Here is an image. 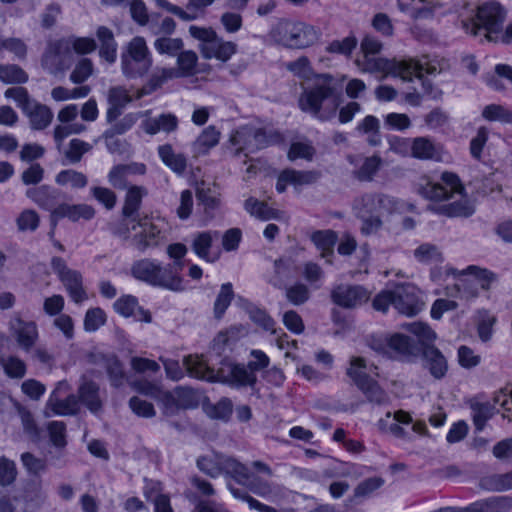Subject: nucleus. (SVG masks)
Masks as SVG:
<instances>
[{"label": "nucleus", "mask_w": 512, "mask_h": 512, "mask_svg": "<svg viewBox=\"0 0 512 512\" xmlns=\"http://www.w3.org/2000/svg\"><path fill=\"white\" fill-rule=\"evenodd\" d=\"M64 387H67L66 383L58 384L49 398L48 405L55 414L73 415L78 411V399L75 395H69L65 399H60L58 394Z\"/></svg>", "instance_id": "nucleus-30"}, {"label": "nucleus", "mask_w": 512, "mask_h": 512, "mask_svg": "<svg viewBox=\"0 0 512 512\" xmlns=\"http://www.w3.org/2000/svg\"><path fill=\"white\" fill-rule=\"evenodd\" d=\"M382 49V43L373 36H365L361 42L363 57L356 59L355 63L362 72L376 73L383 72L395 77L396 74H402L405 69H412L400 60H389L382 57H376Z\"/></svg>", "instance_id": "nucleus-7"}, {"label": "nucleus", "mask_w": 512, "mask_h": 512, "mask_svg": "<svg viewBox=\"0 0 512 512\" xmlns=\"http://www.w3.org/2000/svg\"><path fill=\"white\" fill-rule=\"evenodd\" d=\"M299 107L321 121H328L336 116L341 104L342 87L330 74H315L312 82L302 85Z\"/></svg>", "instance_id": "nucleus-2"}, {"label": "nucleus", "mask_w": 512, "mask_h": 512, "mask_svg": "<svg viewBox=\"0 0 512 512\" xmlns=\"http://www.w3.org/2000/svg\"><path fill=\"white\" fill-rule=\"evenodd\" d=\"M181 270V262L163 264L151 258L134 261L130 269L134 279L152 287L173 292L184 290L183 279L180 275Z\"/></svg>", "instance_id": "nucleus-4"}, {"label": "nucleus", "mask_w": 512, "mask_h": 512, "mask_svg": "<svg viewBox=\"0 0 512 512\" xmlns=\"http://www.w3.org/2000/svg\"><path fill=\"white\" fill-rule=\"evenodd\" d=\"M381 164L382 159L378 155L366 157L360 168L354 172L355 177L359 181L369 182L376 175Z\"/></svg>", "instance_id": "nucleus-46"}, {"label": "nucleus", "mask_w": 512, "mask_h": 512, "mask_svg": "<svg viewBox=\"0 0 512 512\" xmlns=\"http://www.w3.org/2000/svg\"><path fill=\"white\" fill-rule=\"evenodd\" d=\"M51 266L74 302L81 303L87 299V294L83 288L82 275L79 271L70 269L61 257H53Z\"/></svg>", "instance_id": "nucleus-15"}, {"label": "nucleus", "mask_w": 512, "mask_h": 512, "mask_svg": "<svg viewBox=\"0 0 512 512\" xmlns=\"http://www.w3.org/2000/svg\"><path fill=\"white\" fill-rule=\"evenodd\" d=\"M23 112L29 117L32 128L36 130L46 128L53 117L51 110L47 106L39 104L34 100L29 105V108Z\"/></svg>", "instance_id": "nucleus-33"}, {"label": "nucleus", "mask_w": 512, "mask_h": 512, "mask_svg": "<svg viewBox=\"0 0 512 512\" xmlns=\"http://www.w3.org/2000/svg\"><path fill=\"white\" fill-rule=\"evenodd\" d=\"M103 368L107 374L111 387L120 389L128 382L123 363L115 355L103 359Z\"/></svg>", "instance_id": "nucleus-29"}, {"label": "nucleus", "mask_w": 512, "mask_h": 512, "mask_svg": "<svg viewBox=\"0 0 512 512\" xmlns=\"http://www.w3.org/2000/svg\"><path fill=\"white\" fill-rule=\"evenodd\" d=\"M465 188L459 177L451 172H444L441 175V183L425 179L419 184L418 192L424 198L431 201H443L452 198L455 194L464 195Z\"/></svg>", "instance_id": "nucleus-12"}, {"label": "nucleus", "mask_w": 512, "mask_h": 512, "mask_svg": "<svg viewBox=\"0 0 512 512\" xmlns=\"http://www.w3.org/2000/svg\"><path fill=\"white\" fill-rule=\"evenodd\" d=\"M197 54L192 50L180 51L177 55L178 68H174L177 78L192 76L196 73Z\"/></svg>", "instance_id": "nucleus-39"}, {"label": "nucleus", "mask_w": 512, "mask_h": 512, "mask_svg": "<svg viewBox=\"0 0 512 512\" xmlns=\"http://www.w3.org/2000/svg\"><path fill=\"white\" fill-rule=\"evenodd\" d=\"M190 356L198 358L199 360L203 361L206 365H208L206 363V361L203 359V357H199L197 355H188V357H190ZM186 358H187V356L184 357L183 361H185ZM159 361H161L163 364V367H164V370L166 373V377L172 381H180L181 379H183L185 376V372H187V374L190 377H192L187 370L185 362H183V367H182L180 365L179 361L174 360V359L165 358V357L161 356V357H159Z\"/></svg>", "instance_id": "nucleus-41"}, {"label": "nucleus", "mask_w": 512, "mask_h": 512, "mask_svg": "<svg viewBox=\"0 0 512 512\" xmlns=\"http://www.w3.org/2000/svg\"><path fill=\"white\" fill-rule=\"evenodd\" d=\"M366 361L362 357H352L350 367L347 369V375L352 379L355 385L365 394L367 400L371 403L381 405L387 401L385 391L378 383L365 373Z\"/></svg>", "instance_id": "nucleus-11"}, {"label": "nucleus", "mask_w": 512, "mask_h": 512, "mask_svg": "<svg viewBox=\"0 0 512 512\" xmlns=\"http://www.w3.org/2000/svg\"><path fill=\"white\" fill-rule=\"evenodd\" d=\"M10 330L19 347L25 352H29L38 339L37 325L33 321H24L16 317L10 321Z\"/></svg>", "instance_id": "nucleus-19"}, {"label": "nucleus", "mask_w": 512, "mask_h": 512, "mask_svg": "<svg viewBox=\"0 0 512 512\" xmlns=\"http://www.w3.org/2000/svg\"><path fill=\"white\" fill-rule=\"evenodd\" d=\"M506 10L498 3L480 5L474 17L461 21L462 29L480 42H496L503 31Z\"/></svg>", "instance_id": "nucleus-6"}, {"label": "nucleus", "mask_w": 512, "mask_h": 512, "mask_svg": "<svg viewBox=\"0 0 512 512\" xmlns=\"http://www.w3.org/2000/svg\"><path fill=\"white\" fill-rule=\"evenodd\" d=\"M469 407L471 410L473 424L477 432L484 430L487 421L498 412L494 403L489 401H480L478 398L470 400Z\"/></svg>", "instance_id": "nucleus-25"}, {"label": "nucleus", "mask_w": 512, "mask_h": 512, "mask_svg": "<svg viewBox=\"0 0 512 512\" xmlns=\"http://www.w3.org/2000/svg\"><path fill=\"white\" fill-rule=\"evenodd\" d=\"M174 391L181 409H194L199 406L200 393L198 390L188 386H178Z\"/></svg>", "instance_id": "nucleus-44"}, {"label": "nucleus", "mask_w": 512, "mask_h": 512, "mask_svg": "<svg viewBox=\"0 0 512 512\" xmlns=\"http://www.w3.org/2000/svg\"><path fill=\"white\" fill-rule=\"evenodd\" d=\"M142 129L149 135H155L160 131L170 133L177 129L178 119L174 114L163 113L157 117H150L141 123Z\"/></svg>", "instance_id": "nucleus-27"}, {"label": "nucleus", "mask_w": 512, "mask_h": 512, "mask_svg": "<svg viewBox=\"0 0 512 512\" xmlns=\"http://www.w3.org/2000/svg\"><path fill=\"white\" fill-rule=\"evenodd\" d=\"M311 240L316 247L321 250L322 257L326 258L327 262L331 263L330 258L333 256L334 246L337 241L335 232L330 230L316 231L313 233Z\"/></svg>", "instance_id": "nucleus-36"}, {"label": "nucleus", "mask_w": 512, "mask_h": 512, "mask_svg": "<svg viewBox=\"0 0 512 512\" xmlns=\"http://www.w3.org/2000/svg\"><path fill=\"white\" fill-rule=\"evenodd\" d=\"M184 43L181 38L160 37L154 42L155 49L160 54L176 56L183 49Z\"/></svg>", "instance_id": "nucleus-53"}, {"label": "nucleus", "mask_w": 512, "mask_h": 512, "mask_svg": "<svg viewBox=\"0 0 512 512\" xmlns=\"http://www.w3.org/2000/svg\"><path fill=\"white\" fill-rule=\"evenodd\" d=\"M370 291L361 285L339 284L331 291V300L334 304L354 309L370 299Z\"/></svg>", "instance_id": "nucleus-17"}, {"label": "nucleus", "mask_w": 512, "mask_h": 512, "mask_svg": "<svg viewBox=\"0 0 512 512\" xmlns=\"http://www.w3.org/2000/svg\"><path fill=\"white\" fill-rule=\"evenodd\" d=\"M96 35L100 42L99 55L108 63H114L117 58V42L112 30L106 26H100Z\"/></svg>", "instance_id": "nucleus-31"}, {"label": "nucleus", "mask_w": 512, "mask_h": 512, "mask_svg": "<svg viewBox=\"0 0 512 512\" xmlns=\"http://www.w3.org/2000/svg\"><path fill=\"white\" fill-rule=\"evenodd\" d=\"M220 139V132L215 126L205 128L194 142V150L199 154H206L215 147Z\"/></svg>", "instance_id": "nucleus-42"}, {"label": "nucleus", "mask_w": 512, "mask_h": 512, "mask_svg": "<svg viewBox=\"0 0 512 512\" xmlns=\"http://www.w3.org/2000/svg\"><path fill=\"white\" fill-rule=\"evenodd\" d=\"M286 298L293 305L304 304L310 298V291L305 284L296 283L290 287L286 286Z\"/></svg>", "instance_id": "nucleus-62"}, {"label": "nucleus", "mask_w": 512, "mask_h": 512, "mask_svg": "<svg viewBox=\"0 0 512 512\" xmlns=\"http://www.w3.org/2000/svg\"><path fill=\"white\" fill-rule=\"evenodd\" d=\"M356 131L360 134L367 135V143L370 146H379L382 142L380 121L373 115H368L360 121L356 126Z\"/></svg>", "instance_id": "nucleus-34"}, {"label": "nucleus", "mask_w": 512, "mask_h": 512, "mask_svg": "<svg viewBox=\"0 0 512 512\" xmlns=\"http://www.w3.org/2000/svg\"><path fill=\"white\" fill-rule=\"evenodd\" d=\"M114 310L123 317H134L136 321L150 323L152 316L150 311L139 306L137 297L133 295H123L113 304Z\"/></svg>", "instance_id": "nucleus-20"}, {"label": "nucleus", "mask_w": 512, "mask_h": 512, "mask_svg": "<svg viewBox=\"0 0 512 512\" xmlns=\"http://www.w3.org/2000/svg\"><path fill=\"white\" fill-rule=\"evenodd\" d=\"M55 181L58 185L70 184L72 188L76 189L84 188L88 184L86 175L73 169L60 171L56 175Z\"/></svg>", "instance_id": "nucleus-45"}, {"label": "nucleus", "mask_w": 512, "mask_h": 512, "mask_svg": "<svg viewBox=\"0 0 512 512\" xmlns=\"http://www.w3.org/2000/svg\"><path fill=\"white\" fill-rule=\"evenodd\" d=\"M481 512H508L512 508V497L494 496L479 501Z\"/></svg>", "instance_id": "nucleus-50"}, {"label": "nucleus", "mask_w": 512, "mask_h": 512, "mask_svg": "<svg viewBox=\"0 0 512 512\" xmlns=\"http://www.w3.org/2000/svg\"><path fill=\"white\" fill-rule=\"evenodd\" d=\"M367 345L376 353L391 357L392 354L405 357L406 354H414L418 350L412 344V338L403 334L386 336L383 334L371 335L366 340Z\"/></svg>", "instance_id": "nucleus-14"}, {"label": "nucleus", "mask_w": 512, "mask_h": 512, "mask_svg": "<svg viewBox=\"0 0 512 512\" xmlns=\"http://www.w3.org/2000/svg\"><path fill=\"white\" fill-rule=\"evenodd\" d=\"M482 117L488 121L512 123V112L502 105L490 104L484 107Z\"/></svg>", "instance_id": "nucleus-55"}, {"label": "nucleus", "mask_w": 512, "mask_h": 512, "mask_svg": "<svg viewBox=\"0 0 512 512\" xmlns=\"http://www.w3.org/2000/svg\"><path fill=\"white\" fill-rule=\"evenodd\" d=\"M233 297L234 291L232 284L230 282L222 284L214 303V315L217 319H220L224 315Z\"/></svg>", "instance_id": "nucleus-51"}, {"label": "nucleus", "mask_w": 512, "mask_h": 512, "mask_svg": "<svg viewBox=\"0 0 512 512\" xmlns=\"http://www.w3.org/2000/svg\"><path fill=\"white\" fill-rule=\"evenodd\" d=\"M358 44L355 36H348L342 40H333L326 48L329 53L341 54L344 56H350L352 51Z\"/></svg>", "instance_id": "nucleus-61"}, {"label": "nucleus", "mask_w": 512, "mask_h": 512, "mask_svg": "<svg viewBox=\"0 0 512 512\" xmlns=\"http://www.w3.org/2000/svg\"><path fill=\"white\" fill-rule=\"evenodd\" d=\"M437 214L444 215L447 217H470L475 212L474 205L467 199L462 198L460 200L438 205L432 208Z\"/></svg>", "instance_id": "nucleus-32"}, {"label": "nucleus", "mask_w": 512, "mask_h": 512, "mask_svg": "<svg viewBox=\"0 0 512 512\" xmlns=\"http://www.w3.org/2000/svg\"><path fill=\"white\" fill-rule=\"evenodd\" d=\"M142 198V189L134 186L127 192L125 203L122 209L124 217L131 218L139 209Z\"/></svg>", "instance_id": "nucleus-58"}, {"label": "nucleus", "mask_w": 512, "mask_h": 512, "mask_svg": "<svg viewBox=\"0 0 512 512\" xmlns=\"http://www.w3.org/2000/svg\"><path fill=\"white\" fill-rule=\"evenodd\" d=\"M404 327L418 339L416 341L412 338V344L418 351L414 354H406L405 358L413 361L421 357L422 366L429 371L432 377L437 380L445 377L448 371V362L443 353L433 344L436 333L423 322L408 323Z\"/></svg>", "instance_id": "nucleus-3"}, {"label": "nucleus", "mask_w": 512, "mask_h": 512, "mask_svg": "<svg viewBox=\"0 0 512 512\" xmlns=\"http://www.w3.org/2000/svg\"><path fill=\"white\" fill-rule=\"evenodd\" d=\"M321 174L318 171H298L294 169H285L284 178H286L291 185L302 186L315 183Z\"/></svg>", "instance_id": "nucleus-49"}, {"label": "nucleus", "mask_w": 512, "mask_h": 512, "mask_svg": "<svg viewBox=\"0 0 512 512\" xmlns=\"http://www.w3.org/2000/svg\"><path fill=\"white\" fill-rule=\"evenodd\" d=\"M130 386L138 393L157 399L163 390L161 385L155 381H150L145 378H140L132 381Z\"/></svg>", "instance_id": "nucleus-57"}, {"label": "nucleus", "mask_w": 512, "mask_h": 512, "mask_svg": "<svg viewBox=\"0 0 512 512\" xmlns=\"http://www.w3.org/2000/svg\"><path fill=\"white\" fill-rule=\"evenodd\" d=\"M244 208L252 216L261 220H270L276 217V210L270 208L267 203L259 201L253 197L245 200Z\"/></svg>", "instance_id": "nucleus-48"}, {"label": "nucleus", "mask_w": 512, "mask_h": 512, "mask_svg": "<svg viewBox=\"0 0 512 512\" xmlns=\"http://www.w3.org/2000/svg\"><path fill=\"white\" fill-rule=\"evenodd\" d=\"M25 194L35 204L46 211L54 209L59 205L60 191L49 185L29 188L26 190Z\"/></svg>", "instance_id": "nucleus-23"}, {"label": "nucleus", "mask_w": 512, "mask_h": 512, "mask_svg": "<svg viewBox=\"0 0 512 512\" xmlns=\"http://www.w3.org/2000/svg\"><path fill=\"white\" fill-rule=\"evenodd\" d=\"M414 257L421 263L432 264L443 262L439 248L430 243H423L414 250Z\"/></svg>", "instance_id": "nucleus-47"}, {"label": "nucleus", "mask_w": 512, "mask_h": 512, "mask_svg": "<svg viewBox=\"0 0 512 512\" xmlns=\"http://www.w3.org/2000/svg\"><path fill=\"white\" fill-rule=\"evenodd\" d=\"M412 154L416 158L432 159L435 156V147L429 139L418 137L413 141Z\"/></svg>", "instance_id": "nucleus-63"}, {"label": "nucleus", "mask_w": 512, "mask_h": 512, "mask_svg": "<svg viewBox=\"0 0 512 512\" xmlns=\"http://www.w3.org/2000/svg\"><path fill=\"white\" fill-rule=\"evenodd\" d=\"M399 201L393 196L368 192L353 201L352 209L355 216L361 220V233L376 234L383 226L382 216L392 214L399 209Z\"/></svg>", "instance_id": "nucleus-5"}, {"label": "nucleus", "mask_w": 512, "mask_h": 512, "mask_svg": "<svg viewBox=\"0 0 512 512\" xmlns=\"http://www.w3.org/2000/svg\"><path fill=\"white\" fill-rule=\"evenodd\" d=\"M394 308L407 316L417 315L424 306L420 291L411 283H401L394 286Z\"/></svg>", "instance_id": "nucleus-16"}, {"label": "nucleus", "mask_w": 512, "mask_h": 512, "mask_svg": "<svg viewBox=\"0 0 512 512\" xmlns=\"http://www.w3.org/2000/svg\"><path fill=\"white\" fill-rule=\"evenodd\" d=\"M0 80L7 84H23L28 81V74L16 64H1Z\"/></svg>", "instance_id": "nucleus-43"}, {"label": "nucleus", "mask_w": 512, "mask_h": 512, "mask_svg": "<svg viewBox=\"0 0 512 512\" xmlns=\"http://www.w3.org/2000/svg\"><path fill=\"white\" fill-rule=\"evenodd\" d=\"M219 237L220 232L216 230L197 232L191 236V249L201 259L214 262L217 257L210 255V249L213 241L219 239Z\"/></svg>", "instance_id": "nucleus-24"}, {"label": "nucleus", "mask_w": 512, "mask_h": 512, "mask_svg": "<svg viewBox=\"0 0 512 512\" xmlns=\"http://www.w3.org/2000/svg\"><path fill=\"white\" fill-rule=\"evenodd\" d=\"M106 322L105 312L99 308H91L87 310L84 318V329L87 332H95Z\"/></svg>", "instance_id": "nucleus-60"}, {"label": "nucleus", "mask_w": 512, "mask_h": 512, "mask_svg": "<svg viewBox=\"0 0 512 512\" xmlns=\"http://www.w3.org/2000/svg\"><path fill=\"white\" fill-rule=\"evenodd\" d=\"M0 364L10 378H23L26 374V364L17 356L1 357Z\"/></svg>", "instance_id": "nucleus-52"}, {"label": "nucleus", "mask_w": 512, "mask_h": 512, "mask_svg": "<svg viewBox=\"0 0 512 512\" xmlns=\"http://www.w3.org/2000/svg\"><path fill=\"white\" fill-rule=\"evenodd\" d=\"M177 78L174 68H163L150 77L147 85L143 88L145 94L151 93L160 88L166 81Z\"/></svg>", "instance_id": "nucleus-56"}, {"label": "nucleus", "mask_w": 512, "mask_h": 512, "mask_svg": "<svg viewBox=\"0 0 512 512\" xmlns=\"http://www.w3.org/2000/svg\"><path fill=\"white\" fill-rule=\"evenodd\" d=\"M297 272L298 267L292 258L281 257L274 261V273L268 282L277 289H284Z\"/></svg>", "instance_id": "nucleus-21"}, {"label": "nucleus", "mask_w": 512, "mask_h": 512, "mask_svg": "<svg viewBox=\"0 0 512 512\" xmlns=\"http://www.w3.org/2000/svg\"><path fill=\"white\" fill-rule=\"evenodd\" d=\"M286 68L299 78H303L309 83L312 82L313 78L311 76L313 75V71L307 57L302 56L295 61L288 62Z\"/></svg>", "instance_id": "nucleus-59"}, {"label": "nucleus", "mask_w": 512, "mask_h": 512, "mask_svg": "<svg viewBox=\"0 0 512 512\" xmlns=\"http://www.w3.org/2000/svg\"><path fill=\"white\" fill-rule=\"evenodd\" d=\"M228 489L234 498L246 501L250 509H254L259 512H278L274 507L263 504L257 499L253 498L243 489L235 488L231 484H228Z\"/></svg>", "instance_id": "nucleus-54"}, {"label": "nucleus", "mask_w": 512, "mask_h": 512, "mask_svg": "<svg viewBox=\"0 0 512 512\" xmlns=\"http://www.w3.org/2000/svg\"><path fill=\"white\" fill-rule=\"evenodd\" d=\"M253 136L254 128H242L232 136V143L238 146L234 152L235 157H239L242 153L247 156L249 153L257 151L256 142L253 141Z\"/></svg>", "instance_id": "nucleus-35"}, {"label": "nucleus", "mask_w": 512, "mask_h": 512, "mask_svg": "<svg viewBox=\"0 0 512 512\" xmlns=\"http://www.w3.org/2000/svg\"><path fill=\"white\" fill-rule=\"evenodd\" d=\"M400 62H405L412 69H405L402 74H396L395 77H400L403 81H411L413 77H417L418 79H422V75L424 73L428 75H436L440 73L441 68L438 67L437 63L431 61L427 56H424L422 59L416 60L413 58L409 59H401Z\"/></svg>", "instance_id": "nucleus-22"}, {"label": "nucleus", "mask_w": 512, "mask_h": 512, "mask_svg": "<svg viewBox=\"0 0 512 512\" xmlns=\"http://www.w3.org/2000/svg\"><path fill=\"white\" fill-rule=\"evenodd\" d=\"M158 154L161 160L174 172L181 174L185 171L187 163L183 154L174 153L172 146L165 144L159 146Z\"/></svg>", "instance_id": "nucleus-37"}, {"label": "nucleus", "mask_w": 512, "mask_h": 512, "mask_svg": "<svg viewBox=\"0 0 512 512\" xmlns=\"http://www.w3.org/2000/svg\"><path fill=\"white\" fill-rule=\"evenodd\" d=\"M78 398V402L80 401L94 414L102 409V402L99 397V386L92 380L83 378L78 388Z\"/></svg>", "instance_id": "nucleus-26"}, {"label": "nucleus", "mask_w": 512, "mask_h": 512, "mask_svg": "<svg viewBox=\"0 0 512 512\" xmlns=\"http://www.w3.org/2000/svg\"><path fill=\"white\" fill-rule=\"evenodd\" d=\"M196 467L210 478L215 479L225 474L234 478L239 484H244L250 477L248 468L244 464L217 452L199 456L196 459Z\"/></svg>", "instance_id": "nucleus-8"}, {"label": "nucleus", "mask_w": 512, "mask_h": 512, "mask_svg": "<svg viewBox=\"0 0 512 512\" xmlns=\"http://www.w3.org/2000/svg\"><path fill=\"white\" fill-rule=\"evenodd\" d=\"M93 73V63L88 58H82L70 74V80L75 84L85 82Z\"/></svg>", "instance_id": "nucleus-64"}, {"label": "nucleus", "mask_w": 512, "mask_h": 512, "mask_svg": "<svg viewBox=\"0 0 512 512\" xmlns=\"http://www.w3.org/2000/svg\"><path fill=\"white\" fill-rule=\"evenodd\" d=\"M237 51V44L232 41H224L222 38L218 36L212 41L211 44H206L202 47V55L206 59H211L213 57L226 62L228 61L232 55H234Z\"/></svg>", "instance_id": "nucleus-28"}, {"label": "nucleus", "mask_w": 512, "mask_h": 512, "mask_svg": "<svg viewBox=\"0 0 512 512\" xmlns=\"http://www.w3.org/2000/svg\"><path fill=\"white\" fill-rule=\"evenodd\" d=\"M137 226L140 231L130 240V245L140 252H145L148 248L158 247L165 239L162 230L152 222L139 220Z\"/></svg>", "instance_id": "nucleus-18"}, {"label": "nucleus", "mask_w": 512, "mask_h": 512, "mask_svg": "<svg viewBox=\"0 0 512 512\" xmlns=\"http://www.w3.org/2000/svg\"><path fill=\"white\" fill-rule=\"evenodd\" d=\"M245 309L252 322L271 334H277V329L275 328L276 323L266 310L261 309L252 303H247Z\"/></svg>", "instance_id": "nucleus-38"}, {"label": "nucleus", "mask_w": 512, "mask_h": 512, "mask_svg": "<svg viewBox=\"0 0 512 512\" xmlns=\"http://www.w3.org/2000/svg\"><path fill=\"white\" fill-rule=\"evenodd\" d=\"M250 354L254 358L253 361L248 363L250 372L244 365L227 359L221 361V365L217 370L192 356L187 357L184 362L189 374L193 378L211 383L219 382L233 388H242L254 386L257 381L254 372L268 367L270 363L269 357L261 350H252Z\"/></svg>", "instance_id": "nucleus-1"}, {"label": "nucleus", "mask_w": 512, "mask_h": 512, "mask_svg": "<svg viewBox=\"0 0 512 512\" xmlns=\"http://www.w3.org/2000/svg\"><path fill=\"white\" fill-rule=\"evenodd\" d=\"M152 65V58L143 37H134L121 54L122 73L129 79L142 77Z\"/></svg>", "instance_id": "nucleus-10"}, {"label": "nucleus", "mask_w": 512, "mask_h": 512, "mask_svg": "<svg viewBox=\"0 0 512 512\" xmlns=\"http://www.w3.org/2000/svg\"><path fill=\"white\" fill-rule=\"evenodd\" d=\"M64 217L72 222H77L80 219L89 221L95 216V209L88 204H60Z\"/></svg>", "instance_id": "nucleus-40"}, {"label": "nucleus", "mask_w": 512, "mask_h": 512, "mask_svg": "<svg viewBox=\"0 0 512 512\" xmlns=\"http://www.w3.org/2000/svg\"><path fill=\"white\" fill-rule=\"evenodd\" d=\"M73 62L71 41L65 38L50 41L42 56V66L49 73L57 75L67 70Z\"/></svg>", "instance_id": "nucleus-13"}, {"label": "nucleus", "mask_w": 512, "mask_h": 512, "mask_svg": "<svg viewBox=\"0 0 512 512\" xmlns=\"http://www.w3.org/2000/svg\"><path fill=\"white\" fill-rule=\"evenodd\" d=\"M272 38L292 49H303L313 45L319 37L318 31L304 22L279 21L271 30Z\"/></svg>", "instance_id": "nucleus-9"}]
</instances>
